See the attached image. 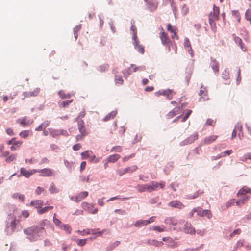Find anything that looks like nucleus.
Segmentation results:
<instances>
[{"mask_svg": "<svg viewBox=\"0 0 251 251\" xmlns=\"http://www.w3.org/2000/svg\"><path fill=\"white\" fill-rule=\"evenodd\" d=\"M24 233L29 236L31 241L36 240L38 237L46 234V231L43 227H39L33 226L24 230Z\"/></svg>", "mask_w": 251, "mask_h": 251, "instance_id": "f257e3e1", "label": "nucleus"}, {"mask_svg": "<svg viewBox=\"0 0 251 251\" xmlns=\"http://www.w3.org/2000/svg\"><path fill=\"white\" fill-rule=\"evenodd\" d=\"M49 191L51 194L57 193L59 192V189H58L54 185L53 182L50 184Z\"/></svg>", "mask_w": 251, "mask_h": 251, "instance_id": "c9c22d12", "label": "nucleus"}, {"mask_svg": "<svg viewBox=\"0 0 251 251\" xmlns=\"http://www.w3.org/2000/svg\"><path fill=\"white\" fill-rule=\"evenodd\" d=\"M88 195V193L87 191H84L80 193L75 197H72L71 200L75 201V202H78L81 201L84 198H86Z\"/></svg>", "mask_w": 251, "mask_h": 251, "instance_id": "2eb2a0df", "label": "nucleus"}, {"mask_svg": "<svg viewBox=\"0 0 251 251\" xmlns=\"http://www.w3.org/2000/svg\"><path fill=\"white\" fill-rule=\"evenodd\" d=\"M244 240H240L237 242L236 246L234 248L233 251H235L239 247H241L244 246Z\"/></svg>", "mask_w": 251, "mask_h": 251, "instance_id": "052dcab7", "label": "nucleus"}, {"mask_svg": "<svg viewBox=\"0 0 251 251\" xmlns=\"http://www.w3.org/2000/svg\"><path fill=\"white\" fill-rule=\"evenodd\" d=\"M146 70V67L145 66H134V65H131L130 67L128 68L126 70H125L124 74L126 75V72L127 75H130L133 72H135L136 71H142Z\"/></svg>", "mask_w": 251, "mask_h": 251, "instance_id": "f8f14e48", "label": "nucleus"}, {"mask_svg": "<svg viewBox=\"0 0 251 251\" xmlns=\"http://www.w3.org/2000/svg\"><path fill=\"white\" fill-rule=\"evenodd\" d=\"M137 190L139 192H149V184H139L136 187Z\"/></svg>", "mask_w": 251, "mask_h": 251, "instance_id": "393cba45", "label": "nucleus"}, {"mask_svg": "<svg viewBox=\"0 0 251 251\" xmlns=\"http://www.w3.org/2000/svg\"><path fill=\"white\" fill-rule=\"evenodd\" d=\"M117 114L116 111H113L110 113H108L104 118V121H108L110 119H113Z\"/></svg>", "mask_w": 251, "mask_h": 251, "instance_id": "4c0bfd02", "label": "nucleus"}, {"mask_svg": "<svg viewBox=\"0 0 251 251\" xmlns=\"http://www.w3.org/2000/svg\"><path fill=\"white\" fill-rule=\"evenodd\" d=\"M147 225V220H138L134 224L135 226L139 227Z\"/></svg>", "mask_w": 251, "mask_h": 251, "instance_id": "79ce46f5", "label": "nucleus"}, {"mask_svg": "<svg viewBox=\"0 0 251 251\" xmlns=\"http://www.w3.org/2000/svg\"><path fill=\"white\" fill-rule=\"evenodd\" d=\"M247 159H250L251 160V154L250 153H248L241 157V160L242 161H246Z\"/></svg>", "mask_w": 251, "mask_h": 251, "instance_id": "338daca9", "label": "nucleus"}, {"mask_svg": "<svg viewBox=\"0 0 251 251\" xmlns=\"http://www.w3.org/2000/svg\"><path fill=\"white\" fill-rule=\"evenodd\" d=\"M163 95L166 96L167 99L169 100H170L172 99L174 95L175 94V93L171 89H167L165 90H164L163 92Z\"/></svg>", "mask_w": 251, "mask_h": 251, "instance_id": "cd10ccee", "label": "nucleus"}, {"mask_svg": "<svg viewBox=\"0 0 251 251\" xmlns=\"http://www.w3.org/2000/svg\"><path fill=\"white\" fill-rule=\"evenodd\" d=\"M162 240L163 241L166 242L169 246L171 247H175L176 246L174 241L171 237H163Z\"/></svg>", "mask_w": 251, "mask_h": 251, "instance_id": "c85d7f7f", "label": "nucleus"}, {"mask_svg": "<svg viewBox=\"0 0 251 251\" xmlns=\"http://www.w3.org/2000/svg\"><path fill=\"white\" fill-rule=\"evenodd\" d=\"M120 158V155L118 154L110 155L107 159L109 162H115Z\"/></svg>", "mask_w": 251, "mask_h": 251, "instance_id": "e433bc0d", "label": "nucleus"}, {"mask_svg": "<svg viewBox=\"0 0 251 251\" xmlns=\"http://www.w3.org/2000/svg\"><path fill=\"white\" fill-rule=\"evenodd\" d=\"M91 153H92V151H86L84 152L81 153V155L83 159H85L89 158Z\"/></svg>", "mask_w": 251, "mask_h": 251, "instance_id": "4d7b16f0", "label": "nucleus"}, {"mask_svg": "<svg viewBox=\"0 0 251 251\" xmlns=\"http://www.w3.org/2000/svg\"><path fill=\"white\" fill-rule=\"evenodd\" d=\"M184 46L186 50L189 52L191 56L193 57L194 56V52L191 48L190 42L187 38L185 39Z\"/></svg>", "mask_w": 251, "mask_h": 251, "instance_id": "6ab92c4d", "label": "nucleus"}, {"mask_svg": "<svg viewBox=\"0 0 251 251\" xmlns=\"http://www.w3.org/2000/svg\"><path fill=\"white\" fill-rule=\"evenodd\" d=\"M85 232H86V234L87 235L92 234H98L99 236H100L104 232V230H102L101 231L97 232V231H96L95 229H85Z\"/></svg>", "mask_w": 251, "mask_h": 251, "instance_id": "f704fd0d", "label": "nucleus"}, {"mask_svg": "<svg viewBox=\"0 0 251 251\" xmlns=\"http://www.w3.org/2000/svg\"><path fill=\"white\" fill-rule=\"evenodd\" d=\"M194 211H196L197 215L201 216H203L205 210H203L201 207H197L194 208Z\"/></svg>", "mask_w": 251, "mask_h": 251, "instance_id": "603ef678", "label": "nucleus"}, {"mask_svg": "<svg viewBox=\"0 0 251 251\" xmlns=\"http://www.w3.org/2000/svg\"><path fill=\"white\" fill-rule=\"evenodd\" d=\"M37 173H40V176L43 177H52L55 176V172L50 168H44L43 169H36Z\"/></svg>", "mask_w": 251, "mask_h": 251, "instance_id": "39448f33", "label": "nucleus"}, {"mask_svg": "<svg viewBox=\"0 0 251 251\" xmlns=\"http://www.w3.org/2000/svg\"><path fill=\"white\" fill-rule=\"evenodd\" d=\"M17 122L24 127L33 123L32 120L30 121V120H29L27 119L26 117H25L22 119H19L17 120Z\"/></svg>", "mask_w": 251, "mask_h": 251, "instance_id": "412c9836", "label": "nucleus"}, {"mask_svg": "<svg viewBox=\"0 0 251 251\" xmlns=\"http://www.w3.org/2000/svg\"><path fill=\"white\" fill-rule=\"evenodd\" d=\"M216 123V121L212 119H208L206 121V124L211 126H214Z\"/></svg>", "mask_w": 251, "mask_h": 251, "instance_id": "bf43d9fd", "label": "nucleus"}, {"mask_svg": "<svg viewBox=\"0 0 251 251\" xmlns=\"http://www.w3.org/2000/svg\"><path fill=\"white\" fill-rule=\"evenodd\" d=\"M199 95L200 97L199 101H204L209 100L207 91L206 87L201 86L200 91L199 93Z\"/></svg>", "mask_w": 251, "mask_h": 251, "instance_id": "1a4fd4ad", "label": "nucleus"}, {"mask_svg": "<svg viewBox=\"0 0 251 251\" xmlns=\"http://www.w3.org/2000/svg\"><path fill=\"white\" fill-rule=\"evenodd\" d=\"M78 128L82 136H86L87 134V130L84 126V122L83 120L78 121Z\"/></svg>", "mask_w": 251, "mask_h": 251, "instance_id": "dca6fc26", "label": "nucleus"}, {"mask_svg": "<svg viewBox=\"0 0 251 251\" xmlns=\"http://www.w3.org/2000/svg\"><path fill=\"white\" fill-rule=\"evenodd\" d=\"M43 201L38 200L31 201L30 205L39 209L43 205Z\"/></svg>", "mask_w": 251, "mask_h": 251, "instance_id": "4be33fe9", "label": "nucleus"}, {"mask_svg": "<svg viewBox=\"0 0 251 251\" xmlns=\"http://www.w3.org/2000/svg\"><path fill=\"white\" fill-rule=\"evenodd\" d=\"M184 231L185 233H190L191 234H194L195 233L194 228L192 226V225L190 223L188 222H187L184 225Z\"/></svg>", "mask_w": 251, "mask_h": 251, "instance_id": "f3484780", "label": "nucleus"}, {"mask_svg": "<svg viewBox=\"0 0 251 251\" xmlns=\"http://www.w3.org/2000/svg\"><path fill=\"white\" fill-rule=\"evenodd\" d=\"M6 225V232L8 234H11L15 231L17 226L20 224V221L17 220L15 217L9 216L7 220Z\"/></svg>", "mask_w": 251, "mask_h": 251, "instance_id": "7ed1b4c3", "label": "nucleus"}, {"mask_svg": "<svg viewBox=\"0 0 251 251\" xmlns=\"http://www.w3.org/2000/svg\"><path fill=\"white\" fill-rule=\"evenodd\" d=\"M17 158V155L16 154H11V155H9L6 159L5 161L7 163H10L11 162L14 161L16 160Z\"/></svg>", "mask_w": 251, "mask_h": 251, "instance_id": "09e8293b", "label": "nucleus"}, {"mask_svg": "<svg viewBox=\"0 0 251 251\" xmlns=\"http://www.w3.org/2000/svg\"><path fill=\"white\" fill-rule=\"evenodd\" d=\"M219 8L218 7L213 5V11L208 15L209 23L212 30L216 29V24L215 22L219 19Z\"/></svg>", "mask_w": 251, "mask_h": 251, "instance_id": "20e7f679", "label": "nucleus"}, {"mask_svg": "<svg viewBox=\"0 0 251 251\" xmlns=\"http://www.w3.org/2000/svg\"><path fill=\"white\" fill-rule=\"evenodd\" d=\"M109 68V65L104 64L99 66V70L101 72H104L107 71Z\"/></svg>", "mask_w": 251, "mask_h": 251, "instance_id": "5fc2aeb1", "label": "nucleus"}, {"mask_svg": "<svg viewBox=\"0 0 251 251\" xmlns=\"http://www.w3.org/2000/svg\"><path fill=\"white\" fill-rule=\"evenodd\" d=\"M184 106V104L183 103L181 106L176 107L174 108L171 111H170L166 115L168 119H171L174 116L180 114V109Z\"/></svg>", "mask_w": 251, "mask_h": 251, "instance_id": "ddd939ff", "label": "nucleus"}, {"mask_svg": "<svg viewBox=\"0 0 251 251\" xmlns=\"http://www.w3.org/2000/svg\"><path fill=\"white\" fill-rule=\"evenodd\" d=\"M167 29L169 32L172 34L171 35L172 39H179V37L177 35V29L176 27L172 26L171 24L169 23L167 24Z\"/></svg>", "mask_w": 251, "mask_h": 251, "instance_id": "9d476101", "label": "nucleus"}, {"mask_svg": "<svg viewBox=\"0 0 251 251\" xmlns=\"http://www.w3.org/2000/svg\"><path fill=\"white\" fill-rule=\"evenodd\" d=\"M73 101V100H67L58 102V105L60 108H65L68 107L69 104Z\"/></svg>", "mask_w": 251, "mask_h": 251, "instance_id": "37998d69", "label": "nucleus"}, {"mask_svg": "<svg viewBox=\"0 0 251 251\" xmlns=\"http://www.w3.org/2000/svg\"><path fill=\"white\" fill-rule=\"evenodd\" d=\"M168 205L171 207L178 209H182L184 207V205L181 202L178 201H171L169 203Z\"/></svg>", "mask_w": 251, "mask_h": 251, "instance_id": "aec40b11", "label": "nucleus"}, {"mask_svg": "<svg viewBox=\"0 0 251 251\" xmlns=\"http://www.w3.org/2000/svg\"><path fill=\"white\" fill-rule=\"evenodd\" d=\"M218 137L217 135H212L209 137L205 138L204 142L206 144H209L212 142L214 141Z\"/></svg>", "mask_w": 251, "mask_h": 251, "instance_id": "72a5a7b5", "label": "nucleus"}, {"mask_svg": "<svg viewBox=\"0 0 251 251\" xmlns=\"http://www.w3.org/2000/svg\"><path fill=\"white\" fill-rule=\"evenodd\" d=\"M61 228L64 230L67 234L71 233L72 231L71 226L68 224H63L61 226Z\"/></svg>", "mask_w": 251, "mask_h": 251, "instance_id": "de8ad7c7", "label": "nucleus"}, {"mask_svg": "<svg viewBox=\"0 0 251 251\" xmlns=\"http://www.w3.org/2000/svg\"><path fill=\"white\" fill-rule=\"evenodd\" d=\"M164 228H165V227H164V226H155L152 227V230H153L154 231H158L159 232H162L164 231H165Z\"/></svg>", "mask_w": 251, "mask_h": 251, "instance_id": "3c124183", "label": "nucleus"}, {"mask_svg": "<svg viewBox=\"0 0 251 251\" xmlns=\"http://www.w3.org/2000/svg\"><path fill=\"white\" fill-rule=\"evenodd\" d=\"M43 225L44 226H50L51 228L52 229V230L54 229V228L53 227V226L50 224V222L47 220H44L43 221Z\"/></svg>", "mask_w": 251, "mask_h": 251, "instance_id": "0e129e2a", "label": "nucleus"}, {"mask_svg": "<svg viewBox=\"0 0 251 251\" xmlns=\"http://www.w3.org/2000/svg\"><path fill=\"white\" fill-rule=\"evenodd\" d=\"M137 169V166L135 165L126 168L127 173H132L135 171Z\"/></svg>", "mask_w": 251, "mask_h": 251, "instance_id": "864d4df0", "label": "nucleus"}, {"mask_svg": "<svg viewBox=\"0 0 251 251\" xmlns=\"http://www.w3.org/2000/svg\"><path fill=\"white\" fill-rule=\"evenodd\" d=\"M148 244L155 247H161L163 245V243L162 241H158L156 240H149Z\"/></svg>", "mask_w": 251, "mask_h": 251, "instance_id": "c756f323", "label": "nucleus"}, {"mask_svg": "<svg viewBox=\"0 0 251 251\" xmlns=\"http://www.w3.org/2000/svg\"><path fill=\"white\" fill-rule=\"evenodd\" d=\"M235 127L237 131L238 137L240 140H242L244 137L243 132L242 131V125L240 123H238Z\"/></svg>", "mask_w": 251, "mask_h": 251, "instance_id": "b1692460", "label": "nucleus"}, {"mask_svg": "<svg viewBox=\"0 0 251 251\" xmlns=\"http://www.w3.org/2000/svg\"><path fill=\"white\" fill-rule=\"evenodd\" d=\"M12 198L15 199H18L20 201L23 202L24 201V196L23 194L18 193H15L13 194Z\"/></svg>", "mask_w": 251, "mask_h": 251, "instance_id": "a19ab883", "label": "nucleus"}, {"mask_svg": "<svg viewBox=\"0 0 251 251\" xmlns=\"http://www.w3.org/2000/svg\"><path fill=\"white\" fill-rule=\"evenodd\" d=\"M210 65L212 69L215 73H217L219 72V63L215 59H211Z\"/></svg>", "mask_w": 251, "mask_h": 251, "instance_id": "bb28decb", "label": "nucleus"}, {"mask_svg": "<svg viewBox=\"0 0 251 251\" xmlns=\"http://www.w3.org/2000/svg\"><path fill=\"white\" fill-rule=\"evenodd\" d=\"M245 16L246 19L250 21L251 23V10H248L246 12Z\"/></svg>", "mask_w": 251, "mask_h": 251, "instance_id": "e2e57ef3", "label": "nucleus"}, {"mask_svg": "<svg viewBox=\"0 0 251 251\" xmlns=\"http://www.w3.org/2000/svg\"><path fill=\"white\" fill-rule=\"evenodd\" d=\"M130 30L133 34L132 40H135L136 39H137V28L135 25H132L130 27Z\"/></svg>", "mask_w": 251, "mask_h": 251, "instance_id": "8fccbe9b", "label": "nucleus"}, {"mask_svg": "<svg viewBox=\"0 0 251 251\" xmlns=\"http://www.w3.org/2000/svg\"><path fill=\"white\" fill-rule=\"evenodd\" d=\"M45 191V189L41 187H38L36 189L35 192L37 195H40L42 192H44Z\"/></svg>", "mask_w": 251, "mask_h": 251, "instance_id": "774afa93", "label": "nucleus"}, {"mask_svg": "<svg viewBox=\"0 0 251 251\" xmlns=\"http://www.w3.org/2000/svg\"><path fill=\"white\" fill-rule=\"evenodd\" d=\"M165 223L170 225L175 226L176 224V221L175 219V218L173 217H168L164 221Z\"/></svg>", "mask_w": 251, "mask_h": 251, "instance_id": "ea45409f", "label": "nucleus"}, {"mask_svg": "<svg viewBox=\"0 0 251 251\" xmlns=\"http://www.w3.org/2000/svg\"><path fill=\"white\" fill-rule=\"evenodd\" d=\"M192 111L191 110H188L187 111V113L185 114V115L183 117L182 119V122H185L189 117V116L191 114Z\"/></svg>", "mask_w": 251, "mask_h": 251, "instance_id": "680f3d73", "label": "nucleus"}, {"mask_svg": "<svg viewBox=\"0 0 251 251\" xmlns=\"http://www.w3.org/2000/svg\"><path fill=\"white\" fill-rule=\"evenodd\" d=\"M232 152V151L231 150H227L226 151L223 152L220 155H218L216 157H214V158L213 159H219L222 157H225L226 155H229Z\"/></svg>", "mask_w": 251, "mask_h": 251, "instance_id": "a18cd8bd", "label": "nucleus"}, {"mask_svg": "<svg viewBox=\"0 0 251 251\" xmlns=\"http://www.w3.org/2000/svg\"><path fill=\"white\" fill-rule=\"evenodd\" d=\"M133 44L135 49L141 54H143L144 53V47L140 44L139 41L138 39L133 40Z\"/></svg>", "mask_w": 251, "mask_h": 251, "instance_id": "4468645a", "label": "nucleus"}, {"mask_svg": "<svg viewBox=\"0 0 251 251\" xmlns=\"http://www.w3.org/2000/svg\"><path fill=\"white\" fill-rule=\"evenodd\" d=\"M39 92L40 89L36 88L32 91L25 92L24 95L26 97H36L39 94Z\"/></svg>", "mask_w": 251, "mask_h": 251, "instance_id": "a211bd4d", "label": "nucleus"}, {"mask_svg": "<svg viewBox=\"0 0 251 251\" xmlns=\"http://www.w3.org/2000/svg\"><path fill=\"white\" fill-rule=\"evenodd\" d=\"M240 199L238 200L236 202V205L239 206H241L245 204L249 199V197L247 196H240Z\"/></svg>", "mask_w": 251, "mask_h": 251, "instance_id": "5701e85b", "label": "nucleus"}, {"mask_svg": "<svg viewBox=\"0 0 251 251\" xmlns=\"http://www.w3.org/2000/svg\"><path fill=\"white\" fill-rule=\"evenodd\" d=\"M53 209V206H46L43 208L39 209L37 210L38 213L39 214H42L45 212H47L50 210H51Z\"/></svg>", "mask_w": 251, "mask_h": 251, "instance_id": "c03bdc74", "label": "nucleus"}, {"mask_svg": "<svg viewBox=\"0 0 251 251\" xmlns=\"http://www.w3.org/2000/svg\"><path fill=\"white\" fill-rule=\"evenodd\" d=\"M37 173L36 169H30L27 170L25 168H21L20 169V175L24 176L26 178H29L33 174Z\"/></svg>", "mask_w": 251, "mask_h": 251, "instance_id": "9b49d317", "label": "nucleus"}, {"mask_svg": "<svg viewBox=\"0 0 251 251\" xmlns=\"http://www.w3.org/2000/svg\"><path fill=\"white\" fill-rule=\"evenodd\" d=\"M23 142L19 140L13 142V145L10 147V149L12 151H15L19 148L22 144Z\"/></svg>", "mask_w": 251, "mask_h": 251, "instance_id": "473e14b6", "label": "nucleus"}, {"mask_svg": "<svg viewBox=\"0 0 251 251\" xmlns=\"http://www.w3.org/2000/svg\"><path fill=\"white\" fill-rule=\"evenodd\" d=\"M146 2L149 4V8L151 11L155 10L157 7V3L150 0H145Z\"/></svg>", "mask_w": 251, "mask_h": 251, "instance_id": "7c9ffc66", "label": "nucleus"}, {"mask_svg": "<svg viewBox=\"0 0 251 251\" xmlns=\"http://www.w3.org/2000/svg\"><path fill=\"white\" fill-rule=\"evenodd\" d=\"M234 40L236 44H238L240 46L241 50L243 51H245L246 50V48L244 47L241 39L238 37H235Z\"/></svg>", "mask_w": 251, "mask_h": 251, "instance_id": "58836bf2", "label": "nucleus"}, {"mask_svg": "<svg viewBox=\"0 0 251 251\" xmlns=\"http://www.w3.org/2000/svg\"><path fill=\"white\" fill-rule=\"evenodd\" d=\"M81 207L85 211L91 214H95L98 212V208H95L94 205L90 204L86 202L81 203Z\"/></svg>", "mask_w": 251, "mask_h": 251, "instance_id": "6e6552de", "label": "nucleus"}, {"mask_svg": "<svg viewBox=\"0 0 251 251\" xmlns=\"http://www.w3.org/2000/svg\"><path fill=\"white\" fill-rule=\"evenodd\" d=\"M159 38L161 41L162 44L168 47V50L170 51L171 50V45L172 48L174 50V53L175 54L177 53V46L175 43L173 44L170 40L169 39L168 34L164 31V29L162 27L161 28V31L159 35Z\"/></svg>", "mask_w": 251, "mask_h": 251, "instance_id": "f03ea898", "label": "nucleus"}, {"mask_svg": "<svg viewBox=\"0 0 251 251\" xmlns=\"http://www.w3.org/2000/svg\"><path fill=\"white\" fill-rule=\"evenodd\" d=\"M115 82L116 84L121 85L123 83V79L121 76L115 75Z\"/></svg>", "mask_w": 251, "mask_h": 251, "instance_id": "6e6d98bb", "label": "nucleus"}, {"mask_svg": "<svg viewBox=\"0 0 251 251\" xmlns=\"http://www.w3.org/2000/svg\"><path fill=\"white\" fill-rule=\"evenodd\" d=\"M165 185L164 181H160L159 183L156 181H151V183L149 184V192H151L156 190L158 188H163Z\"/></svg>", "mask_w": 251, "mask_h": 251, "instance_id": "0eeeda50", "label": "nucleus"}, {"mask_svg": "<svg viewBox=\"0 0 251 251\" xmlns=\"http://www.w3.org/2000/svg\"><path fill=\"white\" fill-rule=\"evenodd\" d=\"M32 134V132L31 130H23L20 133L19 135L22 138H27Z\"/></svg>", "mask_w": 251, "mask_h": 251, "instance_id": "2f4dec72", "label": "nucleus"}, {"mask_svg": "<svg viewBox=\"0 0 251 251\" xmlns=\"http://www.w3.org/2000/svg\"><path fill=\"white\" fill-rule=\"evenodd\" d=\"M248 193H251V190L248 187H244L238 191L237 194V196L238 197H243V196H246V194Z\"/></svg>", "mask_w": 251, "mask_h": 251, "instance_id": "a878e982", "label": "nucleus"}, {"mask_svg": "<svg viewBox=\"0 0 251 251\" xmlns=\"http://www.w3.org/2000/svg\"><path fill=\"white\" fill-rule=\"evenodd\" d=\"M236 74H237V81L238 82V83H239L240 81H241V70H240V68H237L236 69Z\"/></svg>", "mask_w": 251, "mask_h": 251, "instance_id": "69168bd1", "label": "nucleus"}, {"mask_svg": "<svg viewBox=\"0 0 251 251\" xmlns=\"http://www.w3.org/2000/svg\"><path fill=\"white\" fill-rule=\"evenodd\" d=\"M58 94L59 96V97L62 99H67L70 98L71 96V95L70 94H65L64 92L61 90L58 92Z\"/></svg>", "mask_w": 251, "mask_h": 251, "instance_id": "49530a36", "label": "nucleus"}, {"mask_svg": "<svg viewBox=\"0 0 251 251\" xmlns=\"http://www.w3.org/2000/svg\"><path fill=\"white\" fill-rule=\"evenodd\" d=\"M50 135L53 138H57L59 135H62L65 136H68V134L66 130L63 129H49Z\"/></svg>", "mask_w": 251, "mask_h": 251, "instance_id": "423d86ee", "label": "nucleus"}, {"mask_svg": "<svg viewBox=\"0 0 251 251\" xmlns=\"http://www.w3.org/2000/svg\"><path fill=\"white\" fill-rule=\"evenodd\" d=\"M78 245L80 246H83L86 244L87 240L86 239H77L75 240Z\"/></svg>", "mask_w": 251, "mask_h": 251, "instance_id": "13d9d810", "label": "nucleus"}]
</instances>
